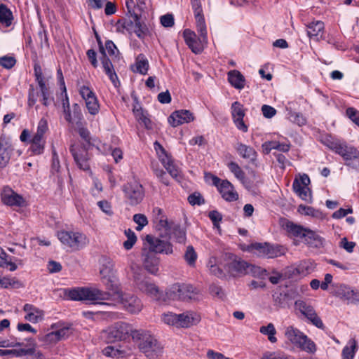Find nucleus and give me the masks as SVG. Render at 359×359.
<instances>
[{
	"label": "nucleus",
	"mask_w": 359,
	"mask_h": 359,
	"mask_svg": "<svg viewBox=\"0 0 359 359\" xmlns=\"http://www.w3.org/2000/svg\"><path fill=\"white\" fill-rule=\"evenodd\" d=\"M100 51L102 55L101 57V62L104 69L105 74L109 76L111 81L116 86V81H118V76L114 71L113 65L111 60L107 57L105 53V49L100 43Z\"/></svg>",
	"instance_id": "28"
},
{
	"label": "nucleus",
	"mask_w": 359,
	"mask_h": 359,
	"mask_svg": "<svg viewBox=\"0 0 359 359\" xmlns=\"http://www.w3.org/2000/svg\"><path fill=\"white\" fill-rule=\"evenodd\" d=\"M120 298V302L126 311L131 313H139L142 309L141 300L136 296L131 294L116 293Z\"/></svg>",
	"instance_id": "21"
},
{
	"label": "nucleus",
	"mask_w": 359,
	"mask_h": 359,
	"mask_svg": "<svg viewBox=\"0 0 359 359\" xmlns=\"http://www.w3.org/2000/svg\"><path fill=\"white\" fill-rule=\"evenodd\" d=\"M200 37L197 38L195 32L187 29L183 32V36L186 44L196 54L201 53L204 48V45L208 43V33L205 29V39L203 38L201 32L197 29Z\"/></svg>",
	"instance_id": "15"
},
{
	"label": "nucleus",
	"mask_w": 359,
	"mask_h": 359,
	"mask_svg": "<svg viewBox=\"0 0 359 359\" xmlns=\"http://www.w3.org/2000/svg\"><path fill=\"white\" fill-rule=\"evenodd\" d=\"M30 347L28 348H20L18 358H23V359H45L43 354L36 348V342L32 339H28Z\"/></svg>",
	"instance_id": "27"
},
{
	"label": "nucleus",
	"mask_w": 359,
	"mask_h": 359,
	"mask_svg": "<svg viewBox=\"0 0 359 359\" xmlns=\"http://www.w3.org/2000/svg\"><path fill=\"white\" fill-rule=\"evenodd\" d=\"M133 331L128 323L118 322L104 330L103 337L107 343H114L126 340L130 335L132 337Z\"/></svg>",
	"instance_id": "7"
},
{
	"label": "nucleus",
	"mask_w": 359,
	"mask_h": 359,
	"mask_svg": "<svg viewBox=\"0 0 359 359\" xmlns=\"http://www.w3.org/2000/svg\"><path fill=\"white\" fill-rule=\"evenodd\" d=\"M263 116L266 118H271L276 114V109L271 106L264 104L262 107Z\"/></svg>",
	"instance_id": "62"
},
{
	"label": "nucleus",
	"mask_w": 359,
	"mask_h": 359,
	"mask_svg": "<svg viewBox=\"0 0 359 359\" xmlns=\"http://www.w3.org/2000/svg\"><path fill=\"white\" fill-rule=\"evenodd\" d=\"M99 264L101 280L106 288L114 293H118V285L114 261L109 257L102 256L99 259Z\"/></svg>",
	"instance_id": "4"
},
{
	"label": "nucleus",
	"mask_w": 359,
	"mask_h": 359,
	"mask_svg": "<svg viewBox=\"0 0 359 359\" xmlns=\"http://www.w3.org/2000/svg\"><path fill=\"white\" fill-rule=\"evenodd\" d=\"M134 284L137 289L147 294L151 299L158 302H166L164 292L149 278L135 273L133 276Z\"/></svg>",
	"instance_id": "6"
},
{
	"label": "nucleus",
	"mask_w": 359,
	"mask_h": 359,
	"mask_svg": "<svg viewBox=\"0 0 359 359\" xmlns=\"http://www.w3.org/2000/svg\"><path fill=\"white\" fill-rule=\"evenodd\" d=\"M259 332L263 334L267 335L268 339L271 342H276L277 339L275 337L276 330L273 323H269L266 326H262Z\"/></svg>",
	"instance_id": "45"
},
{
	"label": "nucleus",
	"mask_w": 359,
	"mask_h": 359,
	"mask_svg": "<svg viewBox=\"0 0 359 359\" xmlns=\"http://www.w3.org/2000/svg\"><path fill=\"white\" fill-rule=\"evenodd\" d=\"M88 111L91 115H96L100 111V104L97 96L85 102Z\"/></svg>",
	"instance_id": "49"
},
{
	"label": "nucleus",
	"mask_w": 359,
	"mask_h": 359,
	"mask_svg": "<svg viewBox=\"0 0 359 359\" xmlns=\"http://www.w3.org/2000/svg\"><path fill=\"white\" fill-rule=\"evenodd\" d=\"M227 166L234 176L243 183L245 179V174L239 165L234 161H231L228 163Z\"/></svg>",
	"instance_id": "43"
},
{
	"label": "nucleus",
	"mask_w": 359,
	"mask_h": 359,
	"mask_svg": "<svg viewBox=\"0 0 359 359\" xmlns=\"http://www.w3.org/2000/svg\"><path fill=\"white\" fill-rule=\"evenodd\" d=\"M245 111L246 109L241 102L236 101L231 104V113L233 121L237 129L243 133H246L248 130V127L243 121Z\"/></svg>",
	"instance_id": "20"
},
{
	"label": "nucleus",
	"mask_w": 359,
	"mask_h": 359,
	"mask_svg": "<svg viewBox=\"0 0 359 359\" xmlns=\"http://www.w3.org/2000/svg\"><path fill=\"white\" fill-rule=\"evenodd\" d=\"M335 153L340 155L346 161L359 158V151L354 147L348 145L346 142L342 140H341L338 145Z\"/></svg>",
	"instance_id": "25"
},
{
	"label": "nucleus",
	"mask_w": 359,
	"mask_h": 359,
	"mask_svg": "<svg viewBox=\"0 0 359 359\" xmlns=\"http://www.w3.org/2000/svg\"><path fill=\"white\" fill-rule=\"evenodd\" d=\"M122 191L124 194L126 203L131 206L140 204L144 197V189L137 182H130L123 184Z\"/></svg>",
	"instance_id": "11"
},
{
	"label": "nucleus",
	"mask_w": 359,
	"mask_h": 359,
	"mask_svg": "<svg viewBox=\"0 0 359 359\" xmlns=\"http://www.w3.org/2000/svg\"><path fill=\"white\" fill-rule=\"evenodd\" d=\"M346 116L359 126V111L353 107H348L346 111Z\"/></svg>",
	"instance_id": "61"
},
{
	"label": "nucleus",
	"mask_w": 359,
	"mask_h": 359,
	"mask_svg": "<svg viewBox=\"0 0 359 359\" xmlns=\"http://www.w3.org/2000/svg\"><path fill=\"white\" fill-rule=\"evenodd\" d=\"M284 334L292 344L301 350L309 353L316 352L315 343L299 329L293 326H288L285 327Z\"/></svg>",
	"instance_id": "5"
},
{
	"label": "nucleus",
	"mask_w": 359,
	"mask_h": 359,
	"mask_svg": "<svg viewBox=\"0 0 359 359\" xmlns=\"http://www.w3.org/2000/svg\"><path fill=\"white\" fill-rule=\"evenodd\" d=\"M263 148L266 153H269L272 149H276L283 152H287L290 149V144L287 143H280L278 141H270L263 144Z\"/></svg>",
	"instance_id": "38"
},
{
	"label": "nucleus",
	"mask_w": 359,
	"mask_h": 359,
	"mask_svg": "<svg viewBox=\"0 0 359 359\" xmlns=\"http://www.w3.org/2000/svg\"><path fill=\"white\" fill-rule=\"evenodd\" d=\"M229 270L239 274L252 273L256 276L260 274L261 268L250 264L241 258H235L229 263Z\"/></svg>",
	"instance_id": "18"
},
{
	"label": "nucleus",
	"mask_w": 359,
	"mask_h": 359,
	"mask_svg": "<svg viewBox=\"0 0 359 359\" xmlns=\"http://www.w3.org/2000/svg\"><path fill=\"white\" fill-rule=\"evenodd\" d=\"M97 205L106 215H112L113 211L109 202L106 200L100 201L97 202Z\"/></svg>",
	"instance_id": "63"
},
{
	"label": "nucleus",
	"mask_w": 359,
	"mask_h": 359,
	"mask_svg": "<svg viewBox=\"0 0 359 359\" xmlns=\"http://www.w3.org/2000/svg\"><path fill=\"white\" fill-rule=\"evenodd\" d=\"M13 14L10 9L4 4H0V23L5 25L6 27H9L13 20Z\"/></svg>",
	"instance_id": "41"
},
{
	"label": "nucleus",
	"mask_w": 359,
	"mask_h": 359,
	"mask_svg": "<svg viewBox=\"0 0 359 359\" xmlns=\"http://www.w3.org/2000/svg\"><path fill=\"white\" fill-rule=\"evenodd\" d=\"M133 111L136 120L140 123H142L147 129L152 128V122L149 118V114L147 111H144L139 104L137 103L134 105Z\"/></svg>",
	"instance_id": "32"
},
{
	"label": "nucleus",
	"mask_w": 359,
	"mask_h": 359,
	"mask_svg": "<svg viewBox=\"0 0 359 359\" xmlns=\"http://www.w3.org/2000/svg\"><path fill=\"white\" fill-rule=\"evenodd\" d=\"M135 69H133L134 72L139 73L142 75H146L148 72L149 64L147 58L144 54H139L135 59L134 65Z\"/></svg>",
	"instance_id": "36"
},
{
	"label": "nucleus",
	"mask_w": 359,
	"mask_h": 359,
	"mask_svg": "<svg viewBox=\"0 0 359 359\" xmlns=\"http://www.w3.org/2000/svg\"><path fill=\"white\" fill-rule=\"evenodd\" d=\"M201 320L200 316L194 313L187 311L179 314V320L177 321V327H189L192 325H196Z\"/></svg>",
	"instance_id": "31"
},
{
	"label": "nucleus",
	"mask_w": 359,
	"mask_h": 359,
	"mask_svg": "<svg viewBox=\"0 0 359 359\" xmlns=\"http://www.w3.org/2000/svg\"><path fill=\"white\" fill-rule=\"evenodd\" d=\"M73 121L74 123L78 126H82V121L83 120V116L81 111V107L79 104L74 103L73 104Z\"/></svg>",
	"instance_id": "52"
},
{
	"label": "nucleus",
	"mask_w": 359,
	"mask_h": 359,
	"mask_svg": "<svg viewBox=\"0 0 359 359\" xmlns=\"http://www.w3.org/2000/svg\"><path fill=\"white\" fill-rule=\"evenodd\" d=\"M133 20L135 22L133 32L138 38L144 39L149 32L147 25L140 21V19L137 14L133 15Z\"/></svg>",
	"instance_id": "39"
},
{
	"label": "nucleus",
	"mask_w": 359,
	"mask_h": 359,
	"mask_svg": "<svg viewBox=\"0 0 359 359\" xmlns=\"http://www.w3.org/2000/svg\"><path fill=\"white\" fill-rule=\"evenodd\" d=\"M16 63V60L11 56H4L0 57V65L6 69L12 68Z\"/></svg>",
	"instance_id": "60"
},
{
	"label": "nucleus",
	"mask_w": 359,
	"mask_h": 359,
	"mask_svg": "<svg viewBox=\"0 0 359 359\" xmlns=\"http://www.w3.org/2000/svg\"><path fill=\"white\" fill-rule=\"evenodd\" d=\"M133 221L137 224V231H141L145 226L148 224V219L143 214H135L133 215Z\"/></svg>",
	"instance_id": "56"
},
{
	"label": "nucleus",
	"mask_w": 359,
	"mask_h": 359,
	"mask_svg": "<svg viewBox=\"0 0 359 359\" xmlns=\"http://www.w3.org/2000/svg\"><path fill=\"white\" fill-rule=\"evenodd\" d=\"M132 339L148 359H159L163 347L154 335L144 330H134Z\"/></svg>",
	"instance_id": "1"
},
{
	"label": "nucleus",
	"mask_w": 359,
	"mask_h": 359,
	"mask_svg": "<svg viewBox=\"0 0 359 359\" xmlns=\"http://www.w3.org/2000/svg\"><path fill=\"white\" fill-rule=\"evenodd\" d=\"M39 95V92L35 90L34 86L32 84L29 85L27 100V105L29 107H32L36 104Z\"/></svg>",
	"instance_id": "54"
},
{
	"label": "nucleus",
	"mask_w": 359,
	"mask_h": 359,
	"mask_svg": "<svg viewBox=\"0 0 359 359\" xmlns=\"http://www.w3.org/2000/svg\"><path fill=\"white\" fill-rule=\"evenodd\" d=\"M194 116L189 110L175 111L168 117V122L172 127L189 123L194 121Z\"/></svg>",
	"instance_id": "24"
},
{
	"label": "nucleus",
	"mask_w": 359,
	"mask_h": 359,
	"mask_svg": "<svg viewBox=\"0 0 359 359\" xmlns=\"http://www.w3.org/2000/svg\"><path fill=\"white\" fill-rule=\"evenodd\" d=\"M154 222L156 224V228L158 230L164 229L166 233H168L171 231L172 226L168 222V219L165 216L160 217H157L156 219H153Z\"/></svg>",
	"instance_id": "51"
},
{
	"label": "nucleus",
	"mask_w": 359,
	"mask_h": 359,
	"mask_svg": "<svg viewBox=\"0 0 359 359\" xmlns=\"http://www.w3.org/2000/svg\"><path fill=\"white\" fill-rule=\"evenodd\" d=\"M145 242L147 244V251L151 253L171 255L173 252L172 244L165 240H163L158 237L152 235H147Z\"/></svg>",
	"instance_id": "14"
},
{
	"label": "nucleus",
	"mask_w": 359,
	"mask_h": 359,
	"mask_svg": "<svg viewBox=\"0 0 359 359\" xmlns=\"http://www.w3.org/2000/svg\"><path fill=\"white\" fill-rule=\"evenodd\" d=\"M1 201L4 205L11 207H24L26 205L25 198L14 191L9 187H4L1 194Z\"/></svg>",
	"instance_id": "19"
},
{
	"label": "nucleus",
	"mask_w": 359,
	"mask_h": 359,
	"mask_svg": "<svg viewBox=\"0 0 359 359\" xmlns=\"http://www.w3.org/2000/svg\"><path fill=\"white\" fill-rule=\"evenodd\" d=\"M125 235L127 240L123 243V247L126 250H130L137 241V236L133 231L130 229L125 230Z\"/></svg>",
	"instance_id": "50"
},
{
	"label": "nucleus",
	"mask_w": 359,
	"mask_h": 359,
	"mask_svg": "<svg viewBox=\"0 0 359 359\" xmlns=\"http://www.w3.org/2000/svg\"><path fill=\"white\" fill-rule=\"evenodd\" d=\"M71 328V325H67L60 327L57 330L51 332L46 335V339L48 341H60L66 337H67L69 334V330Z\"/></svg>",
	"instance_id": "37"
},
{
	"label": "nucleus",
	"mask_w": 359,
	"mask_h": 359,
	"mask_svg": "<svg viewBox=\"0 0 359 359\" xmlns=\"http://www.w3.org/2000/svg\"><path fill=\"white\" fill-rule=\"evenodd\" d=\"M228 81L233 87L238 90H242L245 86V79L238 70H231L228 72Z\"/></svg>",
	"instance_id": "33"
},
{
	"label": "nucleus",
	"mask_w": 359,
	"mask_h": 359,
	"mask_svg": "<svg viewBox=\"0 0 359 359\" xmlns=\"http://www.w3.org/2000/svg\"><path fill=\"white\" fill-rule=\"evenodd\" d=\"M246 251L254 253L259 257L273 259L285 255V248L280 245H271L268 243H254L245 249Z\"/></svg>",
	"instance_id": "8"
},
{
	"label": "nucleus",
	"mask_w": 359,
	"mask_h": 359,
	"mask_svg": "<svg viewBox=\"0 0 359 359\" xmlns=\"http://www.w3.org/2000/svg\"><path fill=\"white\" fill-rule=\"evenodd\" d=\"M57 238L64 245L72 250H79L89 243L87 236L78 231H61L57 233Z\"/></svg>",
	"instance_id": "10"
},
{
	"label": "nucleus",
	"mask_w": 359,
	"mask_h": 359,
	"mask_svg": "<svg viewBox=\"0 0 359 359\" xmlns=\"http://www.w3.org/2000/svg\"><path fill=\"white\" fill-rule=\"evenodd\" d=\"M68 297L72 300L82 301L87 300L94 302V304L110 305L107 303L99 302L97 301L109 300L111 294L97 288L77 287L69 290L67 293Z\"/></svg>",
	"instance_id": "3"
},
{
	"label": "nucleus",
	"mask_w": 359,
	"mask_h": 359,
	"mask_svg": "<svg viewBox=\"0 0 359 359\" xmlns=\"http://www.w3.org/2000/svg\"><path fill=\"white\" fill-rule=\"evenodd\" d=\"M23 310L26 313L25 319L32 323H36L43 318L44 312L32 304H25Z\"/></svg>",
	"instance_id": "29"
},
{
	"label": "nucleus",
	"mask_w": 359,
	"mask_h": 359,
	"mask_svg": "<svg viewBox=\"0 0 359 359\" xmlns=\"http://www.w3.org/2000/svg\"><path fill=\"white\" fill-rule=\"evenodd\" d=\"M144 268L150 273L157 275L159 270V258L154 253L144 248L142 253Z\"/></svg>",
	"instance_id": "23"
},
{
	"label": "nucleus",
	"mask_w": 359,
	"mask_h": 359,
	"mask_svg": "<svg viewBox=\"0 0 359 359\" xmlns=\"http://www.w3.org/2000/svg\"><path fill=\"white\" fill-rule=\"evenodd\" d=\"M188 201L191 205H201L205 203V200L202 195L198 192H194L189 195Z\"/></svg>",
	"instance_id": "57"
},
{
	"label": "nucleus",
	"mask_w": 359,
	"mask_h": 359,
	"mask_svg": "<svg viewBox=\"0 0 359 359\" xmlns=\"http://www.w3.org/2000/svg\"><path fill=\"white\" fill-rule=\"evenodd\" d=\"M191 4L196 18V29L201 32L202 36L205 39V22L203 15L201 0H191Z\"/></svg>",
	"instance_id": "26"
},
{
	"label": "nucleus",
	"mask_w": 359,
	"mask_h": 359,
	"mask_svg": "<svg viewBox=\"0 0 359 359\" xmlns=\"http://www.w3.org/2000/svg\"><path fill=\"white\" fill-rule=\"evenodd\" d=\"M307 35L309 38L321 37L324 32V23L322 21H315L309 23L307 25Z\"/></svg>",
	"instance_id": "35"
},
{
	"label": "nucleus",
	"mask_w": 359,
	"mask_h": 359,
	"mask_svg": "<svg viewBox=\"0 0 359 359\" xmlns=\"http://www.w3.org/2000/svg\"><path fill=\"white\" fill-rule=\"evenodd\" d=\"M70 152L79 169L90 171L89 161L90 157L84 146L71 145Z\"/></svg>",
	"instance_id": "17"
},
{
	"label": "nucleus",
	"mask_w": 359,
	"mask_h": 359,
	"mask_svg": "<svg viewBox=\"0 0 359 359\" xmlns=\"http://www.w3.org/2000/svg\"><path fill=\"white\" fill-rule=\"evenodd\" d=\"M102 353L107 357L118 358L123 355V351L114 346H108L102 350Z\"/></svg>",
	"instance_id": "53"
},
{
	"label": "nucleus",
	"mask_w": 359,
	"mask_h": 359,
	"mask_svg": "<svg viewBox=\"0 0 359 359\" xmlns=\"http://www.w3.org/2000/svg\"><path fill=\"white\" fill-rule=\"evenodd\" d=\"M298 212L302 215L311 216L316 218H320L323 215L320 211L316 210L313 207L306 206L304 205H299Z\"/></svg>",
	"instance_id": "46"
},
{
	"label": "nucleus",
	"mask_w": 359,
	"mask_h": 359,
	"mask_svg": "<svg viewBox=\"0 0 359 359\" xmlns=\"http://www.w3.org/2000/svg\"><path fill=\"white\" fill-rule=\"evenodd\" d=\"M310 182L308 175L303 174L300 175L299 178H295L292 184V189L295 194L306 202L311 201V192L308 187Z\"/></svg>",
	"instance_id": "16"
},
{
	"label": "nucleus",
	"mask_w": 359,
	"mask_h": 359,
	"mask_svg": "<svg viewBox=\"0 0 359 359\" xmlns=\"http://www.w3.org/2000/svg\"><path fill=\"white\" fill-rule=\"evenodd\" d=\"M261 359H292L290 356H287L284 354L277 353H266L263 355Z\"/></svg>",
	"instance_id": "64"
},
{
	"label": "nucleus",
	"mask_w": 359,
	"mask_h": 359,
	"mask_svg": "<svg viewBox=\"0 0 359 359\" xmlns=\"http://www.w3.org/2000/svg\"><path fill=\"white\" fill-rule=\"evenodd\" d=\"M334 295L346 300L348 303H359V291L351 289L349 286L341 284L336 287Z\"/></svg>",
	"instance_id": "22"
},
{
	"label": "nucleus",
	"mask_w": 359,
	"mask_h": 359,
	"mask_svg": "<svg viewBox=\"0 0 359 359\" xmlns=\"http://www.w3.org/2000/svg\"><path fill=\"white\" fill-rule=\"evenodd\" d=\"M236 149L243 158L249 159L251 161H254L257 158V153L252 147L238 142L236 144Z\"/></svg>",
	"instance_id": "34"
},
{
	"label": "nucleus",
	"mask_w": 359,
	"mask_h": 359,
	"mask_svg": "<svg viewBox=\"0 0 359 359\" xmlns=\"http://www.w3.org/2000/svg\"><path fill=\"white\" fill-rule=\"evenodd\" d=\"M289 118L291 121H292L294 123H297L299 126H304L306 123V119L300 113L290 112Z\"/></svg>",
	"instance_id": "58"
},
{
	"label": "nucleus",
	"mask_w": 359,
	"mask_h": 359,
	"mask_svg": "<svg viewBox=\"0 0 359 359\" xmlns=\"http://www.w3.org/2000/svg\"><path fill=\"white\" fill-rule=\"evenodd\" d=\"M162 320L165 324L177 327V321L179 320V314H175L171 312L163 313L162 315Z\"/></svg>",
	"instance_id": "55"
},
{
	"label": "nucleus",
	"mask_w": 359,
	"mask_h": 359,
	"mask_svg": "<svg viewBox=\"0 0 359 359\" xmlns=\"http://www.w3.org/2000/svg\"><path fill=\"white\" fill-rule=\"evenodd\" d=\"M357 344L355 340H351L348 345L346 346L342 351L343 359H353L356 351Z\"/></svg>",
	"instance_id": "47"
},
{
	"label": "nucleus",
	"mask_w": 359,
	"mask_h": 359,
	"mask_svg": "<svg viewBox=\"0 0 359 359\" xmlns=\"http://www.w3.org/2000/svg\"><path fill=\"white\" fill-rule=\"evenodd\" d=\"M341 140L333 139L330 136L326 137L323 141V144L332 151L336 152Z\"/></svg>",
	"instance_id": "59"
},
{
	"label": "nucleus",
	"mask_w": 359,
	"mask_h": 359,
	"mask_svg": "<svg viewBox=\"0 0 359 359\" xmlns=\"http://www.w3.org/2000/svg\"><path fill=\"white\" fill-rule=\"evenodd\" d=\"M196 289L190 284L175 283L170 286L164 293L168 300H188L194 298Z\"/></svg>",
	"instance_id": "9"
},
{
	"label": "nucleus",
	"mask_w": 359,
	"mask_h": 359,
	"mask_svg": "<svg viewBox=\"0 0 359 359\" xmlns=\"http://www.w3.org/2000/svg\"><path fill=\"white\" fill-rule=\"evenodd\" d=\"M78 86L79 94L85 102L96 96L88 83L83 85L78 84Z\"/></svg>",
	"instance_id": "44"
},
{
	"label": "nucleus",
	"mask_w": 359,
	"mask_h": 359,
	"mask_svg": "<svg viewBox=\"0 0 359 359\" xmlns=\"http://www.w3.org/2000/svg\"><path fill=\"white\" fill-rule=\"evenodd\" d=\"M161 161L165 168L173 178L177 179L178 177H180V170L177 167L174 165L173 161L170 156L165 155Z\"/></svg>",
	"instance_id": "40"
},
{
	"label": "nucleus",
	"mask_w": 359,
	"mask_h": 359,
	"mask_svg": "<svg viewBox=\"0 0 359 359\" xmlns=\"http://www.w3.org/2000/svg\"><path fill=\"white\" fill-rule=\"evenodd\" d=\"M198 258V255L192 245H188L184 254V259L187 264L194 267Z\"/></svg>",
	"instance_id": "42"
},
{
	"label": "nucleus",
	"mask_w": 359,
	"mask_h": 359,
	"mask_svg": "<svg viewBox=\"0 0 359 359\" xmlns=\"http://www.w3.org/2000/svg\"><path fill=\"white\" fill-rule=\"evenodd\" d=\"M13 151L12 144L5 139L0 140V168L6 167L10 161Z\"/></svg>",
	"instance_id": "30"
},
{
	"label": "nucleus",
	"mask_w": 359,
	"mask_h": 359,
	"mask_svg": "<svg viewBox=\"0 0 359 359\" xmlns=\"http://www.w3.org/2000/svg\"><path fill=\"white\" fill-rule=\"evenodd\" d=\"M172 233L176 242L184 243L186 241V231L179 225H174L172 229Z\"/></svg>",
	"instance_id": "48"
},
{
	"label": "nucleus",
	"mask_w": 359,
	"mask_h": 359,
	"mask_svg": "<svg viewBox=\"0 0 359 359\" xmlns=\"http://www.w3.org/2000/svg\"><path fill=\"white\" fill-rule=\"evenodd\" d=\"M284 228L292 236L301 238L310 248H321L324 246L325 239L310 229L290 221L285 224Z\"/></svg>",
	"instance_id": "2"
},
{
	"label": "nucleus",
	"mask_w": 359,
	"mask_h": 359,
	"mask_svg": "<svg viewBox=\"0 0 359 359\" xmlns=\"http://www.w3.org/2000/svg\"><path fill=\"white\" fill-rule=\"evenodd\" d=\"M294 306L313 325L321 330L325 329V327L321 318L312 305L303 300H297L294 302Z\"/></svg>",
	"instance_id": "13"
},
{
	"label": "nucleus",
	"mask_w": 359,
	"mask_h": 359,
	"mask_svg": "<svg viewBox=\"0 0 359 359\" xmlns=\"http://www.w3.org/2000/svg\"><path fill=\"white\" fill-rule=\"evenodd\" d=\"M212 184L217 187L222 198L227 202L236 201L238 199V194L234 186L227 180H222L216 175H211Z\"/></svg>",
	"instance_id": "12"
}]
</instances>
